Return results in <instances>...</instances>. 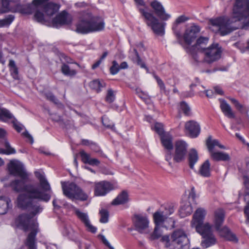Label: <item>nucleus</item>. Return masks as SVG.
I'll return each mask as SVG.
<instances>
[{
    "instance_id": "1",
    "label": "nucleus",
    "mask_w": 249,
    "mask_h": 249,
    "mask_svg": "<svg viewBox=\"0 0 249 249\" xmlns=\"http://www.w3.org/2000/svg\"><path fill=\"white\" fill-rule=\"evenodd\" d=\"M210 28L221 36L238 29L249 30V0H236L230 18L222 17L210 20Z\"/></svg>"
},
{
    "instance_id": "2",
    "label": "nucleus",
    "mask_w": 249,
    "mask_h": 249,
    "mask_svg": "<svg viewBox=\"0 0 249 249\" xmlns=\"http://www.w3.org/2000/svg\"><path fill=\"white\" fill-rule=\"evenodd\" d=\"M36 178L39 181V188L36 187L38 194H31L29 192L19 194L17 197L18 207L22 210H28L30 213H22L20 215L26 214L31 220H35L33 217L41 213L43 207L38 201L48 202L51 197L50 193L52 192L50 185L45 176L40 172H35Z\"/></svg>"
},
{
    "instance_id": "3",
    "label": "nucleus",
    "mask_w": 249,
    "mask_h": 249,
    "mask_svg": "<svg viewBox=\"0 0 249 249\" xmlns=\"http://www.w3.org/2000/svg\"><path fill=\"white\" fill-rule=\"evenodd\" d=\"M76 27L77 33L87 34L103 30L105 23L101 17L94 16L88 12H83L76 24Z\"/></svg>"
},
{
    "instance_id": "4",
    "label": "nucleus",
    "mask_w": 249,
    "mask_h": 249,
    "mask_svg": "<svg viewBox=\"0 0 249 249\" xmlns=\"http://www.w3.org/2000/svg\"><path fill=\"white\" fill-rule=\"evenodd\" d=\"M16 223L18 227L25 231H31L24 244L28 249H36V237L38 232L37 222L35 220H31L28 215L23 214L18 216Z\"/></svg>"
},
{
    "instance_id": "5",
    "label": "nucleus",
    "mask_w": 249,
    "mask_h": 249,
    "mask_svg": "<svg viewBox=\"0 0 249 249\" xmlns=\"http://www.w3.org/2000/svg\"><path fill=\"white\" fill-rule=\"evenodd\" d=\"M225 217V213L223 209H219L215 211L214 224L216 230L219 231L221 236L226 240L234 243L238 242L236 235L226 226L220 228Z\"/></svg>"
},
{
    "instance_id": "6",
    "label": "nucleus",
    "mask_w": 249,
    "mask_h": 249,
    "mask_svg": "<svg viewBox=\"0 0 249 249\" xmlns=\"http://www.w3.org/2000/svg\"><path fill=\"white\" fill-rule=\"evenodd\" d=\"M206 145L212 159L214 161H228L231 160L230 155L223 152H214L215 146H218L221 149H225V146L219 143L218 140L212 139V136H209L206 140Z\"/></svg>"
},
{
    "instance_id": "7",
    "label": "nucleus",
    "mask_w": 249,
    "mask_h": 249,
    "mask_svg": "<svg viewBox=\"0 0 249 249\" xmlns=\"http://www.w3.org/2000/svg\"><path fill=\"white\" fill-rule=\"evenodd\" d=\"M139 11L144 18L146 25L151 28L155 34L161 36L164 34V23L160 22L152 13L146 11L144 9L139 8Z\"/></svg>"
},
{
    "instance_id": "8",
    "label": "nucleus",
    "mask_w": 249,
    "mask_h": 249,
    "mask_svg": "<svg viewBox=\"0 0 249 249\" xmlns=\"http://www.w3.org/2000/svg\"><path fill=\"white\" fill-rule=\"evenodd\" d=\"M202 49L204 61L208 63H212L221 57V50L218 44H213L208 48H202Z\"/></svg>"
},
{
    "instance_id": "9",
    "label": "nucleus",
    "mask_w": 249,
    "mask_h": 249,
    "mask_svg": "<svg viewBox=\"0 0 249 249\" xmlns=\"http://www.w3.org/2000/svg\"><path fill=\"white\" fill-rule=\"evenodd\" d=\"M27 180L16 179L10 182V186L16 192H29L32 195L38 194L36 187L32 184H25Z\"/></svg>"
},
{
    "instance_id": "10",
    "label": "nucleus",
    "mask_w": 249,
    "mask_h": 249,
    "mask_svg": "<svg viewBox=\"0 0 249 249\" xmlns=\"http://www.w3.org/2000/svg\"><path fill=\"white\" fill-rule=\"evenodd\" d=\"M7 168L9 174L15 177H19L22 180H27L29 174L26 171L24 165L17 160H11Z\"/></svg>"
},
{
    "instance_id": "11",
    "label": "nucleus",
    "mask_w": 249,
    "mask_h": 249,
    "mask_svg": "<svg viewBox=\"0 0 249 249\" xmlns=\"http://www.w3.org/2000/svg\"><path fill=\"white\" fill-rule=\"evenodd\" d=\"M168 210L169 213L166 211H162L159 210L153 214L154 221L155 224V227L154 229V234L153 235L155 238H157L159 236V235H156L157 230L159 229L160 226L163 222L167 218V217L172 214L174 212V208L173 206H169L166 208V211Z\"/></svg>"
},
{
    "instance_id": "12",
    "label": "nucleus",
    "mask_w": 249,
    "mask_h": 249,
    "mask_svg": "<svg viewBox=\"0 0 249 249\" xmlns=\"http://www.w3.org/2000/svg\"><path fill=\"white\" fill-rule=\"evenodd\" d=\"M206 214V211L201 208H198L194 213L192 221V226L196 228V231L205 229L207 226L211 227L208 223L203 224Z\"/></svg>"
},
{
    "instance_id": "13",
    "label": "nucleus",
    "mask_w": 249,
    "mask_h": 249,
    "mask_svg": "<svg viewBox=\"0 0 249 249\" xmlns=\"http://www.w3.org/2000/svg\"><path fill=\"white\" fill-rule=\"evenodd\" d=\"M133 222L135 230L140 233H147L149 228V220L147 216L141 214H136L133 218Z\"/></svg>"
},
{
    "instance_id": "14",
    "label": "nucleus",
    "mask_w": 249,
    "mask_h": 249,
    "mask_svg": "<svg viewBox=\"0 0 249 249\" xmlns=\"http://www.w3.org/2000/svg\"><path fill=\"white\" fill-rule=\"evenodd\" d=\"M171 240L173 244L178 249L182 248L189 243L185 231L181 229L176 230L172 233Z\"/></svg>"
},
{
    "instance_id": "15",
    "label": "nucleus",
    "mask_w": 249,
    "mask_h": 249,
    "mask_svg": "<svg viewBox=\"0 0 249 249\" xmlns=\"http://www.w3.org/2000/svg\"><path fill=\"white\" fill-rule=\"evenodd\" d=\"M203 238L201 245L203 248H209L216 243V238L211 230V226H207L205 229L197 231Z\"/></svg>"
},
{
    "instance_id": "16",
    "label": "nucleus",
    "mask_w": 249,
    "mask_h": 249,
    "mask_svg": "<svg viewBox=\"0 0 249 249\" xmlns=\"http://www.w3.org/2000/svg\"><path fill=\"white\" fill-rule=\"evenodd\" d=\"M49 0H33L32 3L25 5L17 4L16 11L24 14H31L35 10V7L43 5Z\"/></svg>"
},
{
    "instance_id": "17",
    "label": "nucleus",
    "mask_w": 249,
    "mask_h": 249,
    "mask_svg": "<svg viewBox=\"0 0 249 249\" xmlns=\"http://www.w3.org/2000/svg\"><path fill=\"white\" fill-rule=\"evenodd\" d=\"M187 144L183 141H177L175 143V153L173 158L176 162H180L185 159L187 154Z\"/></svg>"
},
{
    "instance_id": "18",
    "label": "nucleus",
    "mask_w": 249,
    "mask_h": 249,
    "mask_svg": "<svg viewBox=\"0 0 249 249\" xmlns=\"http://www.w3.org/2000/svg\"><path fill=\"white\" fill-rule=\"evenodd\" d=\"M113 189V185L108 181H102L94 183V195L96 196H105Z\"/></svg>"
},
{
    "instance_id": "19",
    "label": "nucleus",
    "mask_w": 249,
    "mask_h": 249,
    "mask_svg": "<svg viewBox=\"0 0 249 249\" xmlns=\"http://www.w3.org/2000/svg\"><path fill=\"white\" fill-rule=\"evenodd\" d=\"M150 6L154 10L155 14L161 19L167 20L170 18L171 15L166 13L162 4L157 0L152 1Z\"/></svg>"
},
{
    "instance_id": "20",
    "label": "nucleus",
    "mask_w": 249,
    "mask_h": 249,
    "mask_svg": "<svg viewBox=\"0 0 249 249\" xmlns=\"http://www.w3.org/2000/svg\"><path fill=\"white\" fill-rule=\"evenodd\" d=\"M200 31L199 26L196 25H193L187 29L183 36L185 43L190 45L196 39Z\"/></svg>"
},
{
    "instance_id": "21",
    "label": "nucleus",
    "mask_w": 249,
    "mask_h": 249,
    "mask_svg": "<svg viewBox=\"0 0 249 249\" xmlns=\"http://www.w3.org/2000/svg\"><path fill=\"white\" fill-rule=\"evenodd\" d=\"M186 130L189 133L191 138H194L197 137L200 131V127L199 124L194 121H190L185 124Z\"/></svg>"
},
{
    "instance_id": "22",
    "label": "nucleus",
    "mask_w": 249,
    "mask_h": 249,
    "mask_svg": "<svg viewBox=\"0 0 249 249\" xmlns=\"http://www.w3.org/2000/svg\"><path fill=\"white\" fill-rule=\"evenodd\" d=\"M71 23V21L68 19V13L64 11L58 14L53 19V26L55 28H58L61 25L69 24Z\"/></svg>"
},
{
    "instance_id": "23",
    "label": "nucleus",
    "mask_w": 249,
    "mask_h": 249,
    "mask_svg": "<svg viewBox=\"0 0 249 249\" xmlns=\"http://www.w3.org/2000/svg\"><path fill=\"white\" fill-rule=\"evenodd\" d=\"M219 101L220 102V109L224 115L230 119L235 118V114L232 111L231 107L230 105L228 104L227 102L223 99H220Z\"/></svg>"
},
{
    "instance_id": "24",
    "label": "nucleus",
    "mask_w": 249,
    "mask_h": 249,
    "mask_svg": "<svg viewBox=\"0 0 249 249\" xmlns=\"http://www.w3.org/2000/svg\"><path fill=\"white\" fill-rule=\"evenodd\" d=\"M73 194L70 195V199H76L81 201H86L88 198V195L77 184Z\"/></svg>"
},
{
    "instance_id": "25",
    "label": "nucleus",
    "mask_w": 249,
    "mask_h": 249,
    "mask_svg": "<svg viewBox=\"0 0 249 249\" xmlns=\"http://www.w3.org/2000/svg\"><path fill=\"white\" fill-rule=\"evenodd\" d=\"M45 2L43 4V10L47 15L52 16L57 12L59 9V5L53 2H48L45 4Z\"/></svg>"
},
{
    "instance_id": "26",
    "label": "nucleus",
    "mask_w": 249,
    "mask_h": 249,
    "mask_svg": "<svg viewBox=\"0 0 249 249\" xmlns=\"http://www.w3.org/2000/svg\"><path fill=\"white\" fill-rule=\"evenodd\" d=\"M79 154L82 161L85 163H88L92 166H98L100 163V161L98 160L97 159L90 158V155L84 151H80Z\"/></svg>"
},
{
    "instance_id": "27",
    "label": "nucleus",
    "mask_w": 249,
    "mask_h": 249,
    "mask_svg": "<svg viewBox=\"0 0 249 249\" xmlns=\"http://www.w3.org/2000/svg\"><path fill=\"white\" fill-rule=\"evenodd\" d=\"M10 199L6 196L0 197V214H5L9 208L12 207Z\"/></svg>"
},
{
    "instance_id": "28",
    "label": "nucleus",
    "mask_w": 249,
    "mask_h": 249,
    "mask_svg": "<svg viewBox=\"0 0 249 249\" xmlns=\"http://www.w3.org/2000/svg\"><path fill=\"white\" fill-rule=\"evenodd\" d=\"M161 143L164 147L168 150H171L173 148L172 143V137L169 133H166L160 137Z\"/></svg>"
},
{
    "instance_id": "29",
    "label": "nucleus",
    "mask_w": 249,
    "mask_h": 249,
    "mask_svg": "<svg viewBox=\"0 0 249 249\" xmlns=\"http://www.w3.org/2000/svg\"><path fill=\"white\" fill-rule=\"evenodd\" d=\"M61 184L64 195L70 199L69 194H73L76 184L74 182L67 184L63 182H61Z\"/></svg>"
},
{
    "instance_id": "30",
    "label": "nucleus",
    "mask_w": 249,
    "mask_h": 249,
    "mask_svg": "<svg viewBox=\"0 0 249 249\" xmlns=\"http://www.w3.org/2000/svg\"><path fill=\"white\" fill-rule=\"evenodd\" d=\"M198 160V155L196 150L192 148L190 149L188 154V161L189 167L191 169L194 168L195 164Z\"/></svg>"
},
{
    "instance_id": "31",
    "label": "nucleus",
    "mask_w": 249,
    "mask_h": 249,
    "mask_svg": "<svg viewBox=\"0 0 249 249\" xmlns=\"http://www.w3.org/2000/svg\"><path fill=\"white\" fill-rule=\"evenodd\" d=\"M231 102L234 104L236 108L241 113H244L248 115V112L249 111V107L247 106H244L241 104L238 100L236 99L231 98L228 97Z\"/></svg>"
},
{
    "instance_id": "32",
    "label": "nucleus",
    "mask_w": 249,
    "mask_h": 249,
    "mask_svg": "<svg viewBox=\"0 0 249 249\" xmlns=\"http://www.w3.org/2000/svg\"><path fill=\"white\" fill-rule=\"evenodd\" d=\"M199 173L203 177H209L211 175L210 163L209 160H206L200 166Z\"/></svg>"
},
{
    "instance_id": "33",
    "label": "nucleus",
    "mask_w": 249,
    "mask_h": 249,
    "mask_svg": "<svg viewBox=\"0 0 249 249\" xmlns=\"http://www.w3.org/2000/svg\"><path fill=\"white\" fill-rule=\"evenodd\" d=\"M73 210L74 213L77 216L78 218L85 225L88 222H89V219L88 213H83L80 211V210L75 207H73Z\"/></svg>"
},
{
    "instance_id": "34",
    "label": "nucleus",
    "mask_w": 249,
    "mask_h": 249,
    "mask_svg": "<svg viewBox=\"0 0 249 249\" xmlns=\"http://www.w3.org/2000/svg\"><path fill=\"white\" fill-rule=\"evenodd\" d=\"M128 201V195L126 192L124 191L112 202L113 205H120L126 203Z\"/></svg>"
},
{
    "instance_id": "35",
    "label": "nucleus",
    "mask_w": 249,
    "mask_h": 249,
    "mask_svg": "<svg viewBox=\"0 0 249 249\" xmlns=\"http://www.w3.org/2000/svg\"><path fill=\"white\" fill-rule=\"evenodd\" d=\"M8 67L12 77L15 80H18L19 79L18 70L15 61L13 59L9 60Z\"/></svg>"
},
{
    "instance_id": "36",
    "label": "nucleus",
    "mask_w": 249,
    "mask_h": 249,
    "mask_svg": "<svg viewBox=\"0 0 249 249\" xmlns=\"http://www.w3.org/2000/svg\"><path fill=\"white\" fill-rule=\"evenodd\" d=\"M89 85L92 89L95 90L97 92H99L101 91L102 88L106 86V83L103 80L95 79L91 81Z\"/></svg>"
},
{
    "instance_id": "37",
    "label": "nucleus",
    "mask_w": 249,
    "mask_h": 249,
    "mask_svg": "<svg viewBox=\"0 0 249 249\" xmlns=\"http://www.w3.org/2000/svg\"><path fill=\"white\" fill-rule=\"evenodd\" d=\"M1 143L5 147V149L0 148V154L10 155L16 153L15 149L11 147L9 142L7 140H4V142H1Z\"/></svg>"
},
{
    "instance_id": "38",
    "label": "nucleus",
    "mask_w": 249,
    "mask_h": 249,
    "mask_svg": "<svg viewBox=\"0 0 249 249\" xmlns=\"http://www.w3.org/2000/svg\"><path fill=\"white\" fill-rule=\"evenodd\" d=\"M14 118L12 114L6 108H0V121L6 122L8 119Z\"/></svg>"
},
{
    "instance_id": "39",
    "label": "nucleus",
    "mask_w": 249,
    "mask_h": 249,
    "mask_svg": "<svg viewBox=\"0 0 249 249\" xmlns=\"http://www.w3.org/2000/svg\"><path fill=\"white\" fill-rule=\"evenodd\" d=\"M61 71L62 73L67 76H74L76 73L77 71L75 70H71L70 67L65 63H63L61 67Z\"/></svg>"
},
{
    "instance_id": "40",
    "label": "nucleus",
    "mask_w": 249,
    "mask_h": 249,
    "mask_svg": "<svg viewBox=\"0 0 249 249\" xmlns=\"http://www.w3.org/2000/svg\"><path fill=\"white\" fill-rule=\"evenodd\" d=\"M134 56L132 57V61L136 63L138 65L140 66L141 68L145 69L148 70V68L146 66L145 63L142 62L141 59L138 52L136 49H134Z\"/></svg>"
},
{
    "instance_id": "41",
    "label": "nucleus",
    "mask_w": 249,
    "mask_h": 249,
    "mask_svg": "<svg viewBox=\"0 0 249 249\" xmlns=\"http://www.w3.org/2000/svg\"><path fill=\"white\" fill-rule=\"evenodd\" d=\"M208 40V37L203 36H201L197 39L196 47L199 52H202V48H205L204 46L207 44Z\"/></svg>"
},
{
    "instance_id": "42",
    "label": "nucleus",
    "mask_w": 249,
    "mask_h": 249,
    "mask_svg": "<svg viewBox=\"0 0 249 249\" xmlns=\"http://www.w3.org/2000/svg\"><path fill=\"white\" fill-rule=\"evenodd\" d=\"M180 214L182 217L190 215L193 212L192 207L189 203L181 206L180 209Z\"/></svg>"
},
{
    "instance_id": "43",
    "label": "nucleus",
    "mask_w": 249,
    "mask_h": 249,
    "mask_svg": "<svg viewBox=\"0 0 249 249\" xmlns=\"http://www.w3.org/2000/svg\"><path fill=\"white\" fill-rule=\"evenodd\" d=\"M15 19V16L13 15H8L5 18L0 19V28L4 26H9Z\"/></svg>"
},
{
    "instance_id": "44",
    "label": "nucleus",
    "mask_w": 249,
    "mask_h": 249,
    "mask_svg": "<svg viewBox=\"0 0 249 249\" xmlns=\"http://www.w3.org/2000/svg\"><path fill=\"white\" fill-rule=\"evenodd\" d=\"M18 0H0L2 5V8L0 9V13H5L9 11V5L10 2H16Z\"/></svg>"
},
{
    "instance_id": "45",
    "label": "nucleus",
    "mask_w": 249,
    "mask_h": 249,
    "mask_svg": "<svg viewBox=\"0 0 249 249\" xmlns=\"http://www.w3.org/2000/svg\"><path fill=\"white\" fill-rule=\"evenodd\" d=\"M99 214H100L101 218L100 219V222L102 223H106L108 221L109 212L108 211L105 209H102L99 211Z\"/></svg>"
},
{
    "instance_id": "46",
    "label": "nucleus",
    "mask_w": 249,
    "mask_h": 249,
    "mask_svg": "<svg viewBox=\"0 0 249 249\" xmlns=\"http://www.w3.org/2000/svg\"><path fill=\"white\" fill-rule=\"evenodd\" d=\"M44 96L49 101L56 105L59 104V100L51 91H48L44 93Z\"/></svg>"
},
{
    "instance_id": "47",
    "label": "nucleus",
    "mask_w": 249,
    "mask_h": 249,
    "mask_svg": "<svg viewBox=\"0 0 249 249\" xmlns=\"http://www.w3.org/2000/svg\"><path fill=\"white\" fill-rule=\"evenodd\" d=\"M163 126L162 124L156 123L154 125L155 131L160 136L163 135L167 133H164L163 130Z\"/></svg>"
},
{
    "instance_id": "48",
    "label": "nucleus",
    "mask_w": 249,
    "mask_h": 249,
    "mask_svg": "<svg viewBox=\"0 0 249 249\" xmlns=\"http://www.w3.org/2000/svg\"><path fill=\"white\" fill-rule=\"evenodd\" d=\"M112 65L110 68V72L112 75L116 74L120 71L119 64L116 60H114L112 63Z\"/></svg>"
},
{
    "instance_id": "49",
    "label": "nucleus",
    "mask_w": 249,
    "mask_h": 249,
    "mask_svg": "<svg viewBox=\"0 0 249 249\" xmlns=\"http://www.w3.org/2000/svg\"><path fill=\"white\" fill-rule=\"evenodd\" d=\"M115 98V94L112 89H109L107 90L106 100L108 103H112Z\"/></svg>"
},
{
    "instance_id": "50",
    "label": "nucleus",
    "mask_w": 249,
    "mask_h": 249,
    "mask_svg": "<svg viewBox=\"0 0 249 249\" xmlns=\"http://www.w3.org/2000/svg\"><path fill=\"white\" fill-rule=\"evenodd\" d=\"M34 17L36 20L39 22L44 23L45 22L43 13L39 11H36V12Z\"/></svg>"
},
{
    "instance_id": "51",
    "label": "nucleus",
    "mask_w": 249,
    "mask_h": 249,
    "mask_svg": "<svg viewBox=\"0 0 249 249\" xmlns=\"http://www.w3.org/2000/svg\"><path fill=\"white\" fill-rule=\"evenodd\" d=\"M180 109L186 115H189L190 112V108L187 103L182 101L180 104Z\"/></svg>"
},
{
    "instance_id": "52",
    "label": "nucleus",
    "mask_w": 249,
    "mask_h": 249,
    "mask_svg": "<svg viewBox=\"0 0 249 249\" xmlns=\"http://www.w3.org/2000/svg\"><path fill=\"white\" fill-rule=\"evenodd\" d=\"M102 123L103 124L107 127L112 129L113 127H114V125L113 124V123L110 122V121L109 120V119L106 116H104L102 118Z\"/></svg>"
},
{
    "instance_id": "53",
    "label": "nucleus",
    "mask_w": 249,
    "mask_h": 249,
    "mask_svg": "<svg viewBox=\"0 0 249 249\" xmlns=\"http://www.w3.org/2000/svg\"><path fill=\"white\" fill-rule=\"evenodd\" d=\"M154 77L156 80L157 83L160 88V92H162V91L164 89V88H165V86L163 82L158 76L156 74H154Z\"/></svg>"
},
{
    "instance_id": "54",
    "label": "nucleus",
    "mask_w": 249,
    "mask_h": 249,
    "mask_svg": "<svg viewBox=\"0 0 249 249\" xmlns=\"http://www.w3.org/2000/svg\"><path fill=\"white\" fill-rule=\"evenodd\" d=\"M14 128L18 132H20L22 129V125L18 123L17 120L14 118V120L12 121Z\"/></svg>"
},
{
    "instance_id": "55",
    "label": "nucleus",
    "mask_w": 249,
    "mask_h": 249,
    "mask_svg": "<svg viewBox=\"0 0 249 249\" xmlns=\"http://www.w3.org/2000/svg\"><path fill=\"white\" fill-rule=\"evenodd\" d=\"M85 226L87 228L88 230L92 233H95L97 231V228L90 224V221L86 223Z\"/></svg>"
},
{
    "instance_id": "56",
    "label": "nucleus",
    "mask_w": 249,
    "mask_h": 249,
    "mask_svg": "<svg viewBox=\"0 0 249 249\" xmlns=\"http://www.w3.org/2000/svg\"><path fill=\"white\" fill-rule=\"evenodd\" d=\"M188 19V18L184 15L178 17L176 20V22L177 24H179L184 22Z\"/></svg>"
},
{
    "instance_id": "57",
    "label": "nucleus",
    "mask_w": 249,
    "mask_h": 249,
    "mask_svg": "<svg viewBox=\"0 0 249 249\" xmlns=\"http://www.w3.org/2000/svg\"><path fill=\"white\" fill-rule=\"evenodd\" d=\"M170 151L171 150H168V151L167 152L165 155V160L166 161L169 162V165L171 166V163L170 162V160L172 158V155Z\"/></svg>"
},
{
    "instance_id": "58",
    "label": "nucleus",
    "mask_w": 249,
    "mask_h": 249,
    "mask_svg": "<svg viewBox=\"0 0 249 249\" xmlns=\"http://www.w3.org/2000/svg\"><path fill=\"white\" fill-rule=\"evenodd\" d=\"M91 148L95 152H96L97 153H99L100 156H102L103 157H106L105 155H104V154L102 152V151H101L100 150H99V147L97 146H96V145H95V144L92 145Z\"/></svg>"
},
{
    "instance_id": "59",
    "label": "nucleus",
    "mask_w": 249,
    "mask_h": 249,
    "mask_svg": "<svg viewBox=\"0 0 249 249\" xmlns=\"http://www.w3.org/2000/svg\"><path fill=\"white\" fill-rule=\"evenodd\" d=\"M22 135L30 140L31 143L32 144L34 142V139L33 137L27 131H25L24 132H23Z\"/></svg>"
},
{
    "instance_id": "60",
    "label": "nucleus",
    "mask_w": 249,
    "mask_h": 249,
    "mask_svg": "<svg viewBox=\"0 0 249 249\" xmlns=\"http://www.w3.org/2000/svg\"><path fill=\"white\" fill-rule=\"evenodd\" d=\"M6 135V131L4 129L0 128V139L3 140V142H4V140H7L5 139Z\"/></svg>"
},
{
    "instance_id": "61",
    "label": "nucleus",
    "mask_w": 249,
    "mask_h": 249,
    "mask_svg": "<svg viewBox=\"0 0 249 249\" xmlns=\"http://www.w3.org/2000/svg\"><path fill=\"white\" fill-rule=\"evenodd\" d=\"M189 197L192 198L193 200H195L196 197V194L195 192V187H193L191 188V192L189 193Z\"/></svg>"
},
{
    "instance_id": "62",
    "label": "nucleus",
    "mask_w": 249,
    "mask_h": 249,
    "mask_svg": "<svg viewBox=\"0 0 249 249\" xmlns=\"http://www.w3.org/2000/svg\"><path fill=\"white\" fill-rule=\"evenodd\" d=\"M214 90L215 92L219 95H223L224 91L219 86H216L214 88Z\"/></svg>"
},
{
    "instance_id": "63",
    "label": "nucleus",
    "mask_w": 249,
    "mask_h": 249,
    "mask_svg": "<svg viewBox=\"0 0 249 249\" xmlns=\"http://www.w3.org/2000/svg\"><path fill=\"white\" fill-rule=\"evenodd\" d=\"M181 95L184 97H191L194 95V93L192 91H185L182 92Z\"/></svg>"
},
{
    "instance_id": "64",
    "label": "nucleus",
    "mask_w": 249,
    "mask_h": 249,
    "mask_svg": "<svg viewBox=\"0 0 249 249\" xmlns=\"http://www.w3.org/2000/svg\"><path fill=\"white\" fill-rule=\"evenodd\" d=\"M244 213L247 216L248 218L249 219V202L248 203L246 207L245 208Z\"/></svg>"
}]
</instances>
